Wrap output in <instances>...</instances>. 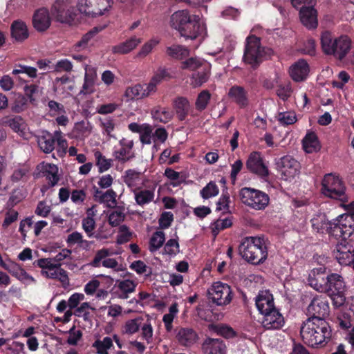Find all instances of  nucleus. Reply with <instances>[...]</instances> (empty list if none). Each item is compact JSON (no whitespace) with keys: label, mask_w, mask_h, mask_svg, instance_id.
Instances as JSON below:
<instances>
[{"label":"nucleus","mask_w":354,"mask_h":354,"mask_svg":"<svg viewBox=\"0 0 354 354\" xmlns=\"http://www.w3.org/2000/svg\"><path fill=\"white\" fill-rule=\"evenodd\" d=\"M300 335L304 343L308 346H324L331 340L333 330L325 319L310 317L303 322Z\"/></svg>","instance_id":"nucleus-1"},{"label":"nucleus","mask_w":354,"mask_h":354,"mask_svg":"<svg viewBox=\"0 0 354 354\" xmlns=\"http://www.w3.org/2000/svg\"><path fill=\"white\" fill-rule=\"evenodd\" d=\"M255 305L263 316L261 324L266 329H280L283 326L284 318L275 307L273 295L270 291H261L256 297Z\"/></svg>","instance_id":"nucleus-2"},{"label":"nucleus","mask_w":354,"mask_h":354,"mask_svg":"<svg viewBox=\"0 0 354 354\" xmlns=\"http://www.w3.org/2000/svg\"><path fill=\"white\" fill-rule=\"evenodd\" d=\"M320 44L323 53L333 56L336 59L342 61L348 54L352 46V40L346 35L335 37L329 30L322 32Z\"/></svg>","instance_id":"nucleus-3"},{"label":"nucleus","mask_w":354,"mask_h":354,"mask_svg":"<svg viewBox=\"0 0 354 354\" xmlns=\"http://www.w3.org/2000/svg\"><path fill=\"white\" fill-rule=\"evenodd\" d=\"M241 256L248 263L258 265L268 257V247L264 237H245L239 246Z\"/></svg>","instance_id":"nucleus-4"},{"label":"nucleus","mask_w":354,"mask_h":354,"mask_svg":"<svg viewBox=\"0 0 354 354\" xmlns=\"http://www.w3.org/2000/svg\"><path fill=\"white\" fill-rule=\"evenodd\" d=\"M273 55V50L268 47L263 46L261 42V38L254 35H250L246 37L243 61L251 66L254 69L266 59L271 57Z\"/></svg>","instance_id":"nucleus-5"},{"label":"nucleus","mask_w":354,"mask_h":354,"mask_svg":"<svg viewBox=\"0 0 354 354\" xmlns=\"http://www.w3.org/2000/svg\"><path fill=\"white\" fill-rule=\"evenodd\" d=\"M322 193L326 197L346 203L348 197L346 194V186L339 176L332 173L324 176L322 181Z\"/></svg>","instance_id":"nucleus-6"},{"label":"nucleus","mask_w":354,"mask_h":354,"mask_svg":"<svg viewBox=\"0 0 354 354\" xmlns=\"http://www.w3.org/2000/svg\"><path fill=\"white\" fill-rule=\"evenodd\" d=\"M354 233V219L352 215L341 214L330 221L328 227L329 236L337 239H342L341 242L344 243Z\"/></svg>","instance_id":"nucleus-7"},{"label":"nucleus","mask_w":354,"mask_h":354,"mask_svg":"<svg viewBox=\"0 0 354 354\" xmlns=\"http://www.w3.org/2000/svg\"><path fill=\"white\" fill-rule=\"evenodd\" d=\"M345 291L346 283L342 276L337 273L328 274L327 286L324 292L330 297L335 307H340L345 303Z\"/></svg>","instance_id":"nucleus-8"},{"label":"nucleus","mask_w":354,"mask_h":354,"mask_svg":"<svg viewBox=\"0 0 354 354\" xmlns=\"http://www.w3.org/2000/svg\"><path fill=\"white\" fill-rule=\"evenodd\" d=\"M239 196L243 204L256 210L264 209L270 201L266 193L251 187H243Z\"/></svg>","instance_id":"nucleus-9"},{"label":"nucleus","mask_w":354,"mask_h":354,"mask_svg":"<svg viewBox=\"0 0 354 354\" xmlns=\"http://www.w3.org/2000/svg\"><path fill=\"white\" fill-rule=\"evenodd\" d=\"M232 290L228 284L221 281L214 282L207 290L208 299L216 306H226L233 298Z\"/></svg>","instance_id":"nucleus-10"},{"label":"nucleus","mask_w":354,"mask_h":354,"mask_svg":"<svg viewBox=\"0 0 354 354\" xmlns=\"http://www.w3.org/2000/svg\"><path fill=\"white\" fill-rule=\"evenodd\" d=\"M113 0H78L77 9L86 16L96 17L109 10Z\"/></svg>","instance_id":"nucleus-11"},{"label":"nucleus","mask_w":354,"mask_h":354,"mask_svg":"<svg viewBox=\"0 0 354 354\" xmlns=\"http://www.w3.org/2000/svg\"><path fill=\"white\" fill-rule=\"evenodd\" d=\"M51 13L57 21L71 24L76 16V9L71 6L70 0H56L51 8Z\"/></svg>","instance_id":"nucleus-12"},{"label":"nucleus","mask_w":354,"mask_h":354,"mask_svg":"<svg viewBox=\"0 0 354 354\" xmlns=\"http://www.w3.org/2000/svg\"><path fill=\"white\" fill-rule=\"evenodd\" d=\"M281 178L291 180L300 172V163L290 155L281 157L277 162Z\"/></svg>","instance_id":"nucleus-13"},{"label":"nucleus","mask_w":354,"mask_h":354,"mask_svg":"<svg viewBox=\"0 0 354 354\" xmlns=\"http://www.w3.org/2000/svg\"><path fill=\"white\" fill-rule=\"evenodd\" d=\"M247 169L254 174L261 178L267 177L269 175L268 167L263 162V157L260 152L252 151L249 155L246 161Z\"/></svg>","instance_id":"nucleus-14"},{"label":"nucleus","mask_w":354,"mask_h":354,"mask_svg":"<svg viewBox=\"0 0 354 354\" xmlns=\"http://www.w3.org/2000/svg\"><path fill=\"white\" fill-rule=\"evenodd\" d=\"M307 312L310 317L324 319L329 315L330 307L328 300L326 297H315L307 308Z\"/></svg>","instance_id":"nucleus-15"},{"label":"nucleus","mask_w":354,"mask_h":354,"mask_svg":"<svg viewBox=\"0 0 354 354\" xmlns=\"http://www.w3.org/2000/svg\"><path fill=\"white\" fill-rule=\"evenodd\" d=\"M333 256L342 266H353L354 263V247L348 241L337 244Z\"/></svg>","instance_id":"nucleus-16"},{"label":"nucleus","mask_w":354,"mask_h":354,"mask_svg":"<svg viewBox=\"0 0 354 354\" xmlns=\"http://www.w3.org/2000/svg\"><path fill=\"white\" fill-rule=\"evenodd\" d=\"M204 25L201 23L200 17L198 15H193L192 19L182 28L179 32L180 35L186 39L194 40L204 32Z\"/></svg>","instance_id":"nucleus-17"},{"label":"nucleus","mask_w":354,"mask_h":354,"mask_svg":"<svg viewBox=\"0 0 354 354\" xmlns=\"http://www.w3.org/2000/svg\"><path fill=\"white\" fill-rule=\"evenodd\" d=\"M328 274L325 267L314 268L309 274V285L315 290L324 292L327 286Z\"/></svg>","instance_id":"nucleus-18"},{"label":"nucleus","mask_w":354,"mask_h":354,"mask_svg":"<svg viewBox=\"0 0 354 354\" xmlns=\"http://www.w3.org/2000/svg\"><path fill=\"white\" fill-rule=\"evenodd\" d=\"M120 148L115 149L113 152V156L115 159L122 163L127 162L135 157L133 148L134 142L133 140H129L126 138H122L119 141Z\"/></svg>","instance_id":"nucleus-19"},{"label":"nucleus","mask_w":354,"mask_h":354,"mask_svg":"<svg viewBox=\"0 0 354 354\" xmlns=\"http://www.w3.org/2000/svg\"><path fill=\"white\" fill-rule=\"evenodd\" d=\"M51 25V19L48 10L41 8L35 11L32 16V26L38 32H44Z\"/></svg>","instance_id":"nucleus-20"},{"label":"nucleus","mask_w":354,"mask_h":354,"mask_svg":"<svg viewBox=\"0 0 354 354\" xmlns=\"http://www.w3.org/2000/svg\"><path fill=\"white\" fill-rule=\"evenodd\" d=\"M299 17L302 24L308 29H315L317 27V12L313 6H303L300 8Z\"/></svg>","instance_id":"nucleus-21"},{"label":"nucleus","mask_w":354,"mask_h":354,"mask_svg":"<svg viewBox=\"0 0 354 354\" xmlns=\"http://www.w3.org/2000/svg\"><path fill=\"white\" fill-rule=\"evenodd\" d=\"M309 71L308 62L304 59H299L290 67L289 74L292 80L299 82L307 78Z\"/></svg>","instance_id":"nucleus-22"},{"label":"nucleus","mask_w":354,"mask_h":354,"mask_svg":"<svg viewBox=\"0 0 354 354\" xmlns=\"http://www.w3.org/2000/svg\"><path fill=\"white\" fill-rule=\"evenodd\" d=\"M198 334L191 328L180 327L176 329V338L181 346L189 347L198 339Z\"/></svg>","instance_id":"nucleus-23"},{"label":"nucleus","mask_w":354,"mask_h":354,"mask_svg":"<svg viewBox=\"0 0 354 354\" xmlns=\"http://www.w3.org/2000/svg\"><path fill=\"white\" fill-rule=\"evenodd\" d=\"M97 79V75L96 69L94 67L86 66L84 84L80 93L87 95L94 93Z\"/></svg>","instance_id":"nucleus-24"},{"label":"nucleus","mask_w":354,"mask_h":354,"mask_svg":"<svg viewBox=\"0 0 354 354\" xmlns=\"http://www.w3.org/2000/svg\"><path fill=\"white\" fill-rule=\"evenodd\" d=\"M111 253L109 249L102 248L96 252L95 255L91 263L93 267L98 268L102 261V266L105 268H115L118 265V261L115 259H106L110 256Z\"/></svg>","instance_id":"nucleus-25"},{"label":"nucleus","mask_w":354,"mask_h":354,"mask_svg":"<svg viewBox=\"0 0 354 354\" xmlns=\"http://www.w3.org/2000/svg\"><path fill=\"white\" fill-rule=\"evenodd\" d=\"M10 34L17 42H23L29 37V30L26 24L20 19L15 20L10 25Z\"/></svg>","instance_id":"nucleus-26"},{"label":"nucleus","mask_w":354,"mask_h":354,"mask_svg":"<svg viewBox=\"0 0 354 354\" xmlns=\"http://www.w3.org/2000/svg\"><path fill=\"white\" fill-rule=\"evenodd\" d=\"M204 354H226V346L221 339L207 338L202 344Z\"/></svg>","instance_id":"nucleus-27"},{"label":"nucleus","mask_w":354,"mask_h":354,"mask_svg":"<svg viewBox=\"0 0 354 354\" xmlns=\"http://www.w3.org/2000/svg\"><path fill=\"white\" fill-rule=\"evenodd\" d=\"M141 42L142 39L133 36L123 42L113 46L111 51L113 54H127L135 49Z\"/></svg>","instance_id":"nucleus-28"},{"label":"nucleus","mask_w":354,"mask_h":354,"mask_svg":"<svg viewBox=\"0 0 354 354\" xmlns=\"http://www.w3.org/2000/svg\"><path fill=\"white\" fill-rule=\"evenodd\" d=\"M41 274L49 279H58L64 286L69 283L67 272L61 268V263H56L53 268L47 270H41Z\"/></svg>","instance_id":"nucleus-29"},{"label":"nucleus","mask_w":354,"mask_h":354,"mask_svg":"<svg viewBox=\"0 0 354 354\" xmlns=\"http://www.w3.org/2000/svg\"><path fill=\"white\" fill-rule=\"evenodd\" d=\"M192 17L187 10L176 11L170 17L171 26L180 32Z\"/></svg>","instance_id":"nucleus-30"},{"label":"nucleus","mask_w":354,"mask_h":354,"mask_svg":"<svg viewBox=\"0 0 354 354\" xmlns=\"http://www.w3.org/2000/svg\"><path fill=\"white\" fill-rule=\"evenodd\" d=\"M94 194L93 196L95 200L98 201L100 203H108V207L113 208L117 205L116 192L112 189H109L106 190L105 192L100 190L97 187H94Z\"/></svg>","instance_id":"nucleus-31"},{"label":"nucleus","mask_w":354,"mask_h":354,"mask_svg":"<svg viewBox=\"0 0 354 354\" xmlns=\"http://www.w3.org/2000/svg\"><path fill=\"white\" fill-rule=\"evenodd\" d=\"M210 75V65L209 63L203 65L192 75L191 84L193 87H199L207 82Z\"/></svg>","instance_id":"nucleus-32"},{"label":"nucleus","mask_w":354,"mask_h":354,"mask_svg":"<svg viewBox=\"0 0 354 354\" xmlns=\"http://www.w3.org/2000/svg\"><path fill=\"white\" fill-rule=\"evenodd\" d=\"M173 107L178 119L184 121L189 113L190 103L185 97H177L173 102Z\"/></svg>","instance_id":"nucleus-33"},{"label":"nucleus","mask_w":354,"mask_h":354,"mask_svg":"<svg viewBox=\"0 0 354 354\" xmlns=\"http://www.w3.org/2000/svg\"><path fill=\"white\" fill-rule=\"evenodd\" d=\"M4 269L7 270L10 274L16 277L20 281L30 280L34 281V278L28 274L26 271L22 268L18 263L8 261V265H4Z\"/></svg>","instance_id":"nucleus-34"},{"label":"nucleus","mask_w":354,"mask_h":354,"mask_svg":"<svg viewBox=\"0 0 354 354\" xmlns=\"http://www.w3.org/2000/svg\"><path fill=\"white\" fill-rule=\"evenodd\" d=\"M228 95L240 107H245L248 104L247 91L242 86H232Z\"/></svg>","instance_id":"nucleus-35"},{"label":"nucleus","mask_w":354,"mask_h":354,"mask_svg":"<svg viewBox=\"0 0 354 354\" xmlns=\"http://www.w3.org/2000/svg\"><path fill=\"white\" fill-rule=\"evenodd\" d=\"M55 142V132L52 134L48 131H44L38 138V145L41 150L46 153H49L54 150Z\"/></svg>","instance_id":"nucleus-36"},{"label":"nucleus","mask_w":354,"mask_h":354,"mask_svg":"<svg viewBox=\"0 0 354 354\" xmlns=\"http://www.w3.org/2000/svg\"><path fill=\"white\" fill-rule=\"evenodd\" d=\"M43 176L48 180V187H54L59 180L58 167L53 164H47L42 169Z\"/></svg>","instance_id":"nucleus-37"},{"label":"nucleus","mask_w":354,"mask_h":354,"mask_svg":"<svg viewBox=\"0 0 354 354\" xmlns=\"http://www.w3.org/2000/svg\"><path fill=\"white\" fill-rule=\"evenodd\" d=\"M103 29L104 27L102 26H95L93 28L88 32L84 34L79 41L74 44V50L80 51L81 50L85 49L91 40Z\"/></svg>","instance_id":"nucleus-38"},{"label":"nucleus","mask_w":354,"mask_h":354,"mask_svg":"<svg viewBox=\"0 0 354 354\" xmlns=\"http://www.w3.org/2000/svg\"><path fill=\"white\" fill-rule=\"evenodd\" d=\"M303 147L307 153L319 150L320 145L317 136L315 132H308L302 140Z\"/></svg>","instance_id":"nucleus-39"},{"label":"nucleus","mask_w":354,"mask_h":354,"mask_svg":"<svg viewBox=\"0 0 354 354\" xmlns=\"http://www.w3.org/2000/svg\"><path fill=\"white\" fill-rule=\"evenodd\" d=\"M151 115L154 120L162 123H167L173 118V113L167 108L156 106L151 109Z\"/></svg>","instance_id":"nucleus-40"},{"label":"nucleus","mask_w":354,"mask_h":354,"mask_svg":"<svg viewBox=\"0 0 354 354\" xmlns=\"http://www.w3.org/2000/svg\"><path fill=\"white\" fill-rule=\"evenodd\" d=\"M93 155L95 160V165L98 168L99 173H104L113 166V159L106 158L98 149L93 151Z\"/></svg>","instance_id":"nucleus-41"},{"label":"nucleus","mask_w":354,"mask_h":354,"mask_svg":"<svg viewBox=\"0 0 354 354\" xmlns=\"http://www.w3.org/2000/svg\"><path fill=\"white\" fill-rule=\"evenodd\" d=\"M115 209L109 215L108 221L111 226L117 227L124 221L125 207L123 205L113 207Z\"/></svg>","instance_id":"nucleus-42"},{"label":"nucleus","mask_w":354,"mask_h":354,"mask_svg":"<svg viewBox=\"0 0 354 354\" xmlns=\"http://www.w3.org/2000/svg\"><path fill=\"white\" fill-rule=\"evenodd\" d=\"M209 331L216 333L226 339L232 338L236 335L234 329L223 324H210L208 326Z\"/></svg>","instance_id":"nucleus-43"},{"label":"nucleus","mask_w":354,"mask_h":354,"mask_svg":"<svg viewBox=\"0 0 354 354\" xmlns=\"http://www.w3.org/2000/svg\"><path fill=\"white\" fill-rule=\"evenodd\" d=\"M166 54L173 59H183L189 55V50L178 44H174L166 48Z\"/></svg>","instance_id":"nucleus-44"},{"label":"nucleus","mask_w":354,"mask_h":354,"mask_svg":"<svg viewBox=\"0 0 354 354\" xmlns=\"http://www.w3.org/2000/svg\"><path fill=\"white\" fill-rule=\"evenodd\" d=\"M331 221H328L325 214L317 215L314 216L310 223L314 231L317 233L323 234L324 232L327 233L328 227L329 226Z\"/></svg>","instance_id":"nucleus-45"},{"label":"nucleus","mask_w":354,"mask_h":354,"mask_svg":"<svg viewBox=\"0 0 354 354\" xmlns=\"http://www.w3.org/2000/svg\"><path fill=\"white\" fill-rule=\"evenodd\" d=\"M154 196L153 190L140 189L135 192V201L138 205L143 206L153 201Z\"/></svg>","instance_id":"nucleus-46"},{"label":"nucleus","mask_w":354,"mask_h":354,"mask_svg":"<svg viewBox=\"0 0 354 354\" xmlns=\"http://www.w3.org/2000/svg\"><path fill=\"white\" fill-rule=\"evenodd\" d=\"M165 241V234L162 231H157L153 234L149 241V250L154 252L160 249Z\"/></svg>","instance_id":"nucleus-47"},{"label":"nucleus","mask_w":354,"mask_h":354,"mask_svg":"<svg viewBox=\"0 0 354 354\" xmlns=\"http://www.w3.org/2000/svg\"><path fill=\"white\" fill-rule=\"evenodd\" d=\"M118 287L122 292V294L120 296L121 299H127L128 295L135 292L137 286V283L130 279L118 281Z\"/></svg>","instance_id":"nucleus-48"},{"label":"nucleus","mask_w":354,"mask_h":354,"mask_svg":"<svg viewBox=\"0 0 354 354\" xmlns=\"http://www.w3.org/2000/svg\"><path fill=\"white\" fill-rule=\"evenodd\" d=\"M142 320L143 319L140 317L127 320L122 328V333L128 335L136 333L141 327Z\"/></svg>","instance_id":"nucleus-49"},{"label":"nucleus","mask_w":354,"mask_h":354,"mask_svg":"<svg viewBox=\"0 0 354 354\" xmlns=\"http://www.w3.org/2000/svg\"><path fill=\"white\" fill-rule=\"evenodd\" d=\"M100 125L102 129V133L106 135L109 138H114L112 132L115 127V120L111 117H105L100 119Z\"/></svg>","instance_id":"nucleus-50"},{"label":"nucleus","mask_w":354,"mask_h":354,"mask_svg":"<svg viewBox=\"0 0 354 354\" xmlns=\"http://www.w3.org/2000/svg\"><path fill=\"white\" fill-rule=\"evenodd\" d=\"M140 172L134 169H127L123 176L124 182L129 187L133 188L137 186L140 181Z\"/></svg>","instance_id":"nucleus-51"},{"label":"nucleus","mask_w":354,"mask_h":354,"mask_svg":"<svg viewBox=\"0 0 354 354\" xmlns=\"http://www.w3.org/2000/svg\"><path fill=\"white\" fill-rule=\"evenodd\" d=\"M205 63L198 57H190L181 62L180 68L183 70L197 71Z\"/></svg>","instance_id":"nucleus-52"},{"label":"nucleus","mask_w":354,"mask_h":354,"mask_svg":"<svg viewBox=\"0 0 354 354\" xmlns=\"http://www.w3.org/2000/svg\"><path fill=\"white\" fill-rule=\"evenodd\" d=\"M113 346V339L109 337H105L102 340L97 339L93 346L96 348L98 354H108V349Z\"/></svg>","instance_id":"nucleus-53"},{"label":"nucleus","mask_w":354,"mask_h":354,"mask_svg":"<svg viewBox=\"0 0 354 354\" xmlns=\"http://www.w3.org/2000/svg\"><path fill=\"white\" fill-rule=\"evenodd\" d=\"M211 98V94L209 91H202L197 97L196 100V108L197 110L201 111L206 109Z\"/></svg>","instance_id":"nucleus-54"},{"label":"nucleus","mask_w":354,"mask_h":354,"mask_svg":"<svg viewBox=\"0 0 354 354\" xmlns=\"http://www.w3.org/2000/svg\"><path fill=\"white\" fill-rule=\"evenodd\" d=\"M164 176L171 180L170 185L174 187L180 186L184 182L180 173L169 167L165 170Z\"/></svg>","instance_id":"nucleus-55"},{"label":"nucleus","mask_w":354,"mask_h":354,"mask_svg":"<svg viewBox=\"0 0 354 354\" xmlns=\"http://www.w3.org/2000/svg\"><path fill=\"white\" fill-rule=\"evenodd\" d=\"M143 86L137 84L132 87H128L125 91V95L129 99H141L145 97L144 95Z\"/></svg>","instance_id":"nucleus-56"},{"label":"nucleus","mask_w":354,"mask_h":354,"mask_svg":"<svg viewBox=\"0 0 354 354\" xmlns=\"http://www.w3.org/2000/svg\"><path fill=\"white\" fill-rule=\"evenodd\" d=\"M171 77H172V75H171L169 69L160 67L155 72L154 75L151 77V80L157 85H158L164 81L169 80Z\"/></svg>","instance_id":"nucleus-57"},{"label":"nucleus","mask_w":354,"mask_h":354,"mask_svg":"<svg viewBox=\"0 0 354 354\" xmlns=\"http://www.w3.org/2000/svg\"><path fill=\"white\" fill-rule=\"evenodd\" d=\"M219 189L215 183L211 181L207 184L200 192L201 196L204 199H207L211 197L218 195Z\"/></svg>","instance_id":"nucleus-58"},{"label":"nucleus","mask_w":354,"mask_h":354,"mask_svg":"<svg viewBox=\"0 0 354 354\" xmlns=\"http://www.w3.org/2000/svg\"><path fill=\"white\" fill-rule=\"evenodd\" d=\"M277 120L283 126L293 124L297 120L295 113L292 111L279 113Z\"/></svg>","instance_id":"nucleus-59"},{"label":"nucleus","mask_w":354,"mask_h":354,"mask_svg":"<svg viewBox=\"0 0 354 354\" xmlns=\"http://www.w3.org/2000/svg\"><path fill=\"white\" fill-rule=\"evenodd\" d=\"M130 268L136 272L138 274L146 273L147 277H149L152 272L151 268H149L142 261L137 260L130 265Z\"/></svg>","instance_id":"nucleus-60"},{"label":"nucleus","mask_w":354,"mask_h":354,"mask_svg":"<svg viewBox=\"0 0 354 354\" xmlns=\"http://www.w3.org/2000/svg\"><path fill=\"white\" fill-rule=\"evenodd\" d=\"M132 236V232L129 231V227L126 225H120L119 227V234L117 236L116 243L122 245L130 241Z\"/></svg>","instance_id":"nucleus-61"},{"label":"nucleus","mask_w":354,"mask_h":354,"mask_svg":"<svg viewBox=\"0 0 354 354\" xmlns=\"http://www.w3.org/2000/svg\"><path fill=\"white\" fill-rule=\"evenodd\" d=\"M9 127L17 133L23 132L25 129V122L24 119L19 116L16 115L10 119H9L7 122Z\"/></svg>","instance_id":"nucleus-62"},{"label":"nucleus","mask_w":354,"mask_h":354,"mask_svg":"<svg viewBox=\"0 0 354 354\" xmlns=\"http://www.w3.org/2000/svg\"><path fill=\"white\" fill-rule=\"evenodd\" d=\"M179 252L180 245L177 239H171L165 244L163 253L173 256L176 255Z\"/></svg>","instance_id":"nucleus-63"},{"label":"nucleus","mask_w":354,"mask_h":354,"mask_svg":"<svg viewBox=\"0 0 354 354\" xmlns=\"http://www.w3.org/2000/svg\"><path fill=\"white\" fill-rule=\"evenodd\" d=\"M28 100L26 96L22 94H19L14 102L12 111L15 113H20L25 110L28 106Z\"/></svg>","instance_id":"nucleus-64"}]
</instances>
